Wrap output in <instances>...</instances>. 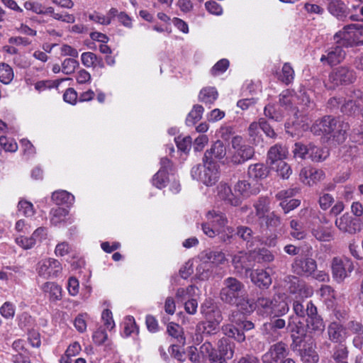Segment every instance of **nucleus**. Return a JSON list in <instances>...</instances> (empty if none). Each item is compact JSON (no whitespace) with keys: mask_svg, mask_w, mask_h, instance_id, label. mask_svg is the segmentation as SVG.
<instances>
[{"mask_svg":"<svg viewBox=\"0 0 363 363\" xmlns=\"http://www.w3.org/2000/svg\"><path fill=\"white\" fill-rule=\"evenodd\" d=\"M312 235L319 241L329 242L333 239V233L329 228L319 225L311 229Z\"/></svg>","mask_w":363,"mask_h":363,"instance_id":"44","label":"nucleus"},{"mask_svg":"<svg viewBox=\"0 0 363 363\" xmlns=\"http://www.w3.org/2000/svg\"><path fill=\"white\" fill-rule=\"evenodd\" d=\"M200 311L205 320L221 322L223 320L221 311L212 298H206L201 303Z\"/></svg>","mask_w":363,"mask_h":363,"instance_id":"17","label":"nucleus"},{"mask_svg":"<svg viewBox=\"0 0 363 363\" xmlns=\"http://www.w3.org/2000/svg\"><path fill=\"white\" fill-rule=\"evenodd\" d=\"M199 354L203 357H208L213 362H217L219 359L216 354L213 345L209 342H205L201 345L199 349Z\"/></svg>","mask_w":363,"mask_h":363,"instance_id":"53","label":"nucleus"},{"mask_svg":"<svg viewBox=\"0 0 363 363\" xmlns=\"http://www.w3.org/2000/svg\"><path fill=\"white\" fill-rule=\"evenodd\" d=\"M268 172L267 168L262 163H256L248 167L247 177L252 182H258L266 178Z\"/></svg>","mask_w":363,"mask_h":363,"instance_id":"31","label":"nucleus"},{"mask_svg":"<svg viewBox=\"0 0 363 363\" xmlns=\"http://www.w3.org/2000/svg\"><path fill=\"white\" fill-rule=\"evenodd\" d=\"M82 63L86 67H95L97 62V55L91 52H83L81 55Z\"/></svg>","mask_w":363,"mask_h":363,"instance_id":"60","label":"nucleus"},{"mask_svg":"<svg viewBox=\"0 0 363 363\" xmlns=\"http://www.w3.org/2000/svg\"><path fill=\"white\" fill-rule=\"evenodd\" d=\"M167 331L168 334L171 337H174L179 345H184L185 344V337L183 335V329L178 324L170 323L167 325Z\"/></svg>","mask_w":363,"mask_h":363,"instance_id":"49","label":"nucleus"},{"mask_svg":"<svg viewBox=\"0 0 363 363\" xmlns=\"http://www.w3.org/2000/svg\"><path fill=\"white\" fill-rule=\"evenodd\" d=\"M333 279L340 283L348 277L354 270L352 261L347 257H335L331 262Z\"/></svg>","mask_w":363,"mask_h":363,"instance_id":"5","label":"nucleus"},{"mask_svg":"<svg viewBox=\"0 0 363 363\" xmlns=\"http://www.w3.org/2000/svg\"><path fill=\"white\" fill-rule=\"evenodd\" d=\"M250 252L252 259L257 263H269L274 259V255L266 248L253 250Z\"/></svg>","mask_w":363,"mask_h":363,"instance_id":"39","label":"nucleus"},{"mask_svg":"<svg viewBox=\"0 0 363 363\" xmlns=\"http://www.w3.org/2000/svg\"><path fill=\"white\" fill-rule=\"evenodd\" d=\"M289 353V350L283 342H279L272 345L268 352L264 356V362L268 363H277L280 360L286 358Z\"/></svg>","mask_w":363,"mask_h":363,"instance_id":"14","label":"nucleus"},{"mask_svg":"<svg viewBox=\"0 0 363 363\" xmlns=\"http://www.w3.org/2000/svg\"><path fill=\"white\" fill-rule=\"evenodd\" d=\"M245 286L235 277H228L223 281L220 298L225 303L234 304L245 294Z\"/></svg>","mask_w":363,"mask_h":363,"instance_id":"4","label":"nucleus"},{"mask_svg":"<svg viewBox=\"0 0 363 363\" xmlns=\"http://www.w3.org/2000/svg\"><path fill=\"white\" fill-rule=\"evenodd\" d=\"M18 211L26 217H30L34 215L35 210L31 202L26 200H20L18 203Z\"/></svg>","mask_w":363,"mask_h":363,"instance_id":"58","label":"nucleus"},{"mask_svg":"<svg viewBox=\"0 0 363 363\" xmlns=\"http://www.w3.org/2000/svg\"><path fill=\"white\" fill-rule=\"evenodd\" d=\"M308 150V158L313 162H322L329 156V150L326 147H320L313 144H309Z\"/></svg>","mask_w":363,"mask_h":363,"instance_id":"35","label":"nucleus"},{"mask_svg":"<svg viewBox=\"0 0 363 363\" xmlns=\"http://www.w3.org/2000/svg\"><path fill=\"white\" fill-rule=\"evenodd\" d=\"M335 226L342 232L354 234L360 230L359 221L349 213H344L335 222Z\"/></svg>","mask_w":363,"mask_h":363,"instance_id":"16","label":"nucleus"},{"mask_svg":"<svg viewBox=\"0 0 363 363\" xmlns=\"http://www.w3.org/2000/svg\"><path fill=\"white\" fill-rule=\"evenodd\" d=\"M40 289L44 293L49 294L52 301H59L62 298V288L54 282H45Z\"/></svg>","mask_w":363,"mask_h":363,"instance_id":"37","label":"nucleus"},{"mask_svg":"<svg viewBox=\"0 0 363 363\" xmlns=\"http://www.w3.org/2000/svg\"><path fill=\"white\" fill-rule=\"evenodd\" d=\"M196 290L197 288L194 285H189L186 288H179L175 296L178 301L183 302L187 298H194Z\"/></svg>","mask_w":363,"mask_h":363,"instance_id":"51","label":"nucleus"},{"mask_svg":"<svg viewBox=\"0 0 363 363\" xmlns=\"http://www.w3.org/2000/svg\"><path fill=\"white\" fill-rule=\"evenodd\" d=\"M223 333L229 337L234 338L236 341L242 342L245 340V335L239 327L232 324L224 325L222 327Z\"/></svg>","mask_w":363,"mask_h":363,"instance_id":"42","label":"nucleus"},{"mask_svg":"<svg viewBox=\"0 0 363 363\" xmlns=\"http://www.w3.org/2000/svg\"><path fill=\"white\" fill-rule=\"evenodd\" d=\"M218 96V91L214 87H206L200 91L199 101L206 105H211L215 102Z\"/></svg>","mask_w":363,"mask_h":363,"instance_id":"43","label":"nucleus"},{"mask_svg":"<svg viewBox=\"0 0 363 363\" xmlns=\"http://www.w3.org/2000/svg\"><path fill=\"white\" fill-rule=\"evenodd\" d=\"M251 281L259 288H268L272 284L269 274L264 269H256L250 274Z\"/></svg>","mask_w":363,"mask_h":363,"instance_id":"27","label":"nucleus"},{"mask_svg":"<svg viewBox=\"0 0 363 363\" xmlns=\"http://www.w3.org/2000/svg\"><path fill=\"white\" fill-rule=\"evenodd\" d=\"M270 200L267 196H260L254 203L256 211V216L259 218L265 217L267 213L269 211Z\"/></svg>","mask_w":363,"mask_h":363,"instance_id":"45","label":"nucleus"},{"mask_svg":"<svg viewBox=\"0 0 363 363\" xmlns=\"http://www.w3.org/2000/svg\"><path fill=\"white\" fill-rule=\"evenodd\" d=\"M217 196L225 203L232 206H238L242 203V199L234 194L230 186L225 183L220 182L217 187Z\"/></svg>","mask_w":363,"mask_h":363,"instance_id":"18","label":"nucleus"},{"mask_svg":"<svg viewBox=\"0 0 363 363\" xmlns=\"http://www.w3.org/2000/svg\"><path fill=\"white\" fill-rule=\"evenodd\" d=\"M346 56L345 50L341 45H336L328 49L325 55H323L320 59L323 64L333 66L342 62Z\"/></svg>","mask_w":363,"mask_h":363,"instance_id":"19","label":"nucleus"},{"mask_svg":"<svg viewBox=\"0 0 363 363\" xmlns=\"http://www.w3.org/2000/svg\"><path fill=\"white\" fill-rule=\"evenodd\" d=\"M79 65V62L76 59L66 58L62 63V72L65 74H71Z\"/></svg>","mask_w":363,"mask_h":363,"instance_id":"59","label":"nucleus"},{"mask_svg":"<svg viewBox=\"0 0 363 363\" xmlns=\"http://www.w3.org/2000/svg\"><path fill=\"white\" fill-rule=\"evenodd\" d=\"M207 222L202 223L201 229L209 238L218 236L223 242H230L235 235L233 228L227 225L228 220L225 213L212 210L206 214Z\"/></svg>","mask_w":363,"mask_h":363,"instance_id":"1","label":"nucleus"},{"mask_svg":"<svg viewBox=\"0 0 363 363\" xmlns=\"http://www.w3.org/2000/svg\"><path fill=\"white\" fill-rule=\"evenodd\" d=\"M204 164L192 167L191 177L206 186H213L219 178L218 167L213 161L203 160Z\"/></svg>","mask_w":363,"mask_h":363,"instance_id":"3","label":"nucleus"},{"mask_svg":"<svg viewBox=\"0 0 363 363\" xmlns=\"http://www.w3.org/2000/svg\"><path fill=\"white\" fill-rule=\"evenodd\" d=\"M161 167L152 178V184L158 189H162L166 186L168 181V172L171 169L170 160L163 157L160 160Z\"/></svg>","mask_w":363,"mask_h":363,"instance_id":"21","label":"nucleus"},{"mask_svg":"<svg viewBox=\"0 0 363 363\" xmlns=\"http://www.w3.org/2000/svg\"><path fill=\"white\" fill-rule=\"evenodd\" d=\"M253 259L251 257V252L249 254L243 252H239L233 257V264L238 272H241L243 269L247 270L252 265Z\"/></svg>","mask_w":363,"mask_h":363,"instance_id":"26","label":"nucleus"},{"mask_svg":"<svg viewBox=\"0 0 363 363\" xmlns=\"http://www.w3.org/2000/svg\"><path fill=\"white\" fill-rule=\"evenodd\" d=\"M174 140L179 150L184 152L189 151L192 143L190 136H178L174 138Z\"/></svg>","mask_w":363,"mask_h":363,"instance_id":"61","label":"nucleus"},{"mask_svg":"<svg viewBox=\"0 0 363 363\" xmlns=\"http://www.w3.org/2000/svg\"><path fill=\"white\" fill-rule=\"evenodd\" d=\"M286 327V321L281 318L272 317L270 320L262 325V331L268 339L272 341L281 337V330Z\"/></svg>","mask_w":363,"mask_h":363,"instance_id":"13","label":"nucleus"},{"mask_svg":"<svg viewBox=\"0 0 363 363\" xmlns=\"http://www.w3.org/2000/svg\"><path fill=\"white\" fill-rule=\"evenodd\" d=\"M279 80L286 84L291 83L294 79V71L289 63H285L279 77Z\"/></svg>","mask_w":363,"mask_h":363,"instance_id":"54","label":"nucleus"},{"mask_svg":"<svg viewBox=\"0 0 363 363\" xmlns=\"http://www.w3.org/2000/svg\"><path fill=\"white\" fill-rule=\"evenodd\" d=\"M296 96H294L291 91L286 89L279 94V105L285 111L294 110L293 103Z\"/></svg>","mask_w":363,"mask_h":363,"instance_id":"47","label":"nucleus"},{"mask_svg":"<svg viewBox=\"0 0 363 363\" xmlns=\"http://www.w3.org/2000/svg\"><path fill=\"white\" fill-rule=\"evenodd\" d=\"M290 235L296 240H303L306 237L307 232L303 223L296 219L290 221Z\"/></svg>","mask_w":363,"mask_h":363,"instance_id":"41","label":"nucleus"},{"mask_svg":"<svg viewBox=\"0 0 363 363\" xmlns=\"http://www.w3.org/2000/svg\"><path fill=\"white\" fill-rule=\"evenodd\" d=\"M264 115L276 121H280L283 119L285 115V111L280 106L279 104H271L265 106Z\"/></svg>","mask_w":363,"mask_h":363,"instance_id":"38","label":"nucleus"},{"mask_svg":"<svg viewBox=\"0 0 363 363\" xmlns=\"http://www.w3.org/2000/svg\"><path fill=\"white\" fill-rule=\"evenodd\" d=\"M13 79V69L7 64H0V82L9 84Z\"/></svg>","mask_w":363,"mask_h":363,"instance_id":"55","label":"nucleus"},{"mask_svg":"<svg viewBox=\"0 0 363 363\" xmlns=\"http://www.w3.org/2000/svg\"><path fill=\"white\" fill-rule=\"evenodd\" d=\"M356 74L353 69L345 66L334 69L329 74V82L331 84L329 89H334L340 85H347L354 82Z\"/></svg>","mask_w":363,"mask_h":363,"instance_id":"6","label":"nucleus"},{"mask_svg":"<svg viewBox=\"0 0 363 363\" xmlns=\"http://www.w3.org/2000/svg\"><path fill=\"white\" fill-rule=\"evenodd\" d=\"M37 272L44 279L57 277L62 271L60 262L53 258L45 259L38 263Z\"/></svg>","mask_w":363,"mask_h":363,"instance_id":"9","label":"nucleus"},{"mask_svg":"<svg viewBox=\"0 0 363 363\" xmlns=\"http://www.w3.org/2000/svg\"><path fill=\"white\" fill-rule=\"evenodd\" d=\"M69 211L62 207L53 208L50 211V223L53 225H59L65 223L69 220Z\"/></svg>","mask_w":363,"mask_h":363,"instance_id":"34","label":"nucleus"},{"mask_svg":"<svg viewBox=\"0 0 363 363\" xmlns=\"http://www.w3.org/2000/svg\"><path fill=\"white\" fill-rule=\"evenodd\" d=\"M301 181L308 186H313L323 180L325 173L321 169L313 167H303L299 174Z\"/></svg>","mask_w":363,"mask_h":363,"instance_id":"20","label":"nucleus"},{"mask_svg":"<svg viewBox=\"0 0 363 363\" xmlns=\"http://www.w3.org/2000/svg\"><path fill=\"white\" fill-rule=\"evenodd\" d=\"M328 334L331 341L340 344L348 336L347 328L337 322H333L328 325Z\"/></svg>","mask_w":363,"mask_h":363,"instance_id":"23","label":"nucleus"},{"mask_svg":"<svg viewBox=\"0 0 363 363\" xmlns=\"http://www.w3.org/2000/svg\"><path fill=\"white\" fill-rule=\"evenodd\" d=\"M349 130V124L345 122L337 121L334 118L325 116L315 121L311 127V131L315 135H329L338 143H343Z\"/></svg>","mask_w":363,"mask_h":363,"instance_id":"2","label":"nucleus"},{"mask_svg":"<svg viewBox=\"0 0 363 363\" xmlns=\"http://www.w3.org/2000/svg\"><path fill=\"white\" fill-rule=\"evenodd\" d=\"M273 298L271 299L264 296L258 297L255 303V309L262 316H271L273 306Z\"/></svg>","mask_w":363,"mask_h":363,"instance_id":"33","label":"nucleus"},{"mask_svg":"<svg viewBox=\"0 0 363 363\" xmlns=\"http://www.w3.org/2000/svg\"><path fill=\"white\" fill-rule=\"evenodd\" d=\"M316 269V261L311 257H297L291 264L292 272L301 277H311Z\"/></svg>","mask_w":363,"mask_h":363,"instance_id":"8","label":"nucleus"},{"mask_svg":"<svg viewBox=\"0 0 363 363\" xmlns=\"http://www.w3.org/2000/svg\"><path fill=\"white\" fill-rule=\"evenodd\" d=\"M286 281L287 283V289L291 294H298L302 298L310 297L313 294V288L297 277L289 276Z\"/></svg>","mask_w":363,"mask_h":363,"instance_id":"12","label":"nucleus"},{"mask_svg":"<svg viewBox=\"0 0 363 363\" xmlns=\"http://www.w3.org/2000/svg\"><path fill=\"white\" fill-rule=\"evenodd\" d=\"M347 357V347L342 344H339L333 348L330 359H323L322 363H348Z\"/></svg>","mask_w":363,"mask_h":363,"instance_id":"29","label":"nucleus"},{"mask_svg":"<svg viewBox=\"0 0 363 363\" xmlns=\"http://www.w3.org/2000/svg\"><path fill=\"white\" fill-rule=\"evenodd\" d=\"M273 306L272 315L274 318H279L289 312V308L284 296L277 295L273 298Z\"/></svg>","mask_w":363,"mask_h":363,"instance_id":"32","label":"nucleus"},{"mask_svg":"<svg viewBox=\"0 0 363 363\" xmlns=\"http://www.w3.org/2000/svg\"><path fill=\"white\" fill-rule=\"evenodd\" d=\"M242 138L234 137L232 140V146L235 150L233 157V161L236 164H241L250 159L254 155L253 148L247 145L241 144Z\"/></svg>","mask_w":363,"mask_h":363,"instance_id":"10","label":"nucleus"},{"mask_svg":"<svg viewBox=\"0 0 363 363\" xmlns=\"http://www.w3.org/2000/svg\"><path fill=\"white\" fill-rule=\"evenodd\" d=\"M0 145L6 152H14L18 150L17 143L13 139L5 136L0 137Z\"/></svg>","mask_w":363,"mask_h":363,"instance_id":"64","label":"nucleus"},{"mask_svg":"<svg viewBox=\"0 0 363 363\" xmlns=\"http://www.w3.org/2000/svg\"><path fill=\"white\" fill-rule=\"evenodd\" d=\"M261 186L262 184L259 182H250L245 179L239 180L234 186V191L242 198L247 199L258 194Z\"/></svg>","mask_w":363,"mask_h":363,"instance_id":"15","label":"nucleus"},{"mask_svg":"<svg viewBox=\"0 0 363 363\" xmlns=\"http://www.w3.org/2000/svg\"><path fill=\"white\" fill-rule=\"evenodd\" d=\"M308 315L306 326L309 331L321 333L325 329L323 318L318 314L317 307L312 301H307Z\"/></svg>","mask_w":363,"mask_h":363,"instance_id":"11","label":"nucleus"},{"mask_svg":"<svg viewBox=\"0 0 363 363\" xmlns=\"http://www.w3.org/2000/svg\"><path fill=\"white\" fill-rule=\"evenodd\" d=\"M226 155V149L222 141L216 140L210 150L206 151L203 160L213 161V160H221Z\"/></svg>","mask_w":363,"mask_h":363,"instance_id":"24","label":"nucleus"},{"mask_svg":"<svg viewBox=\"0 0 363 363\" xmlns=\"http://www.w3.org/2000/svg\"><path fill=\"white\" fill-rule=\"evenodd\" d=\"M359 90H355L351 92V94L347 96V99L342 101L341 98L333 97L330 99L328 103L331 106H338L340 104L341 105V111L343 113L347 115L355 114L356 112L361 111L362 103L359 100V99H357L354 97V94L355 91H358Z\"/></svg>","mask_w":363,"mask_h":363,"instance_id":"7","label":"nucleus"},{"mask_svg":"<svg viewBox=\"0 0 363 363\" xmlns=\"http://www.w3.org/2000/svg\"><path fill=\"white\" fill-rule=\"evenodd\" d=\"M334 201V197L332 194L325 191H321L319 194L318 203L322 210H328Z\"/></svg>","mask_w":363,"mask_h":363,"instance_id":"57","label":"nucleus"},{"mask_svg":"<svg viewBox=\"0 0 363 363\" xmlns=\"http://www.w3.org/2000/svg\"><path fill=\"white\" fill-rule=\"evenodd\" d=\"M201 254L204 256L205 260L208 261L213 267L224 264L227 262L225 254L220 251L205 250Z\"/></svg>","mask_w":363,"mask_h":363,"instance_id":"36","label":"nucleus"},{"mask_svg":"<svg viewBox=\"0 0 363 363\" xmlns=\"http://www.w3.org/2000/svg\"><path fill=\"white\" fill-rule=\"evenodd\" d=\"M220 323L219 321L204 320L196 325V330L206 332L208 334L216 333L219 329Z\"/></svg>","mask_w":363,"mask_h":363,"instance_id":"52","label":"nucleus"},{"mask_svg":"<svg viewBox=\"0 0 363 363\" xmlns=\"http://www.w3.org/2000/svg\"><path fill=\"white\" fill-rule=\"evenodd\" d=\"M204 256L201 254L199 256V264L196 268L195 276L200 280H207L213 273V267L211 264L205 260Z\"/></svg>","mask_w":363,"mask_h":363,"instance_id":"30","label":"nucleus"},{"mask_svg":"<svg viewBox=\"0 0 363 363\" xmlns=\"http://www.w3.org/2000/svg\"><path fill=\"white\" fill-rule=\"evenodd\" d=\"M288 155V149L286 146L276 144L270 147L267 154V159L271 165H274L279 161H284Z\"/></svg>","mask_w":363,"mask_h":363,"instance_id":"25","label":"nucleus"},{"mask_svg":"<svg viewBox=\"0 0 363 363\" xmlns=\"http://www.w3.org/2000/svg\"><path fill=\"white\" fill-rule=\"evenodd\" d=\"M327 10L334 17L343 20L348 14V8L342 0H326Z\"/></svg>","mask_w":363,"mask_h":363,"instance_id":"22","label":"nucleus"},{"mask_svg":"<svg viewBox=\"0 0 363 363\" xmlns=\"http://www.w3.org/2000/svg\"><path fill=\"white\" fill-rule=\"evenodd\" d=\"M235 345L228 342L227 339H222L218 343V350L222 359L225 361V359H230L234 354Z\"/></svg>","mask_w":363,"mask_h":363,"instance_id":"46","label":"nucleus"},{"mask_svg":"<svg viewBox=\"0 0 363 363\" xmlns=\"http://www.w3.org/2000/svg\"><path fill=\"white\" fill-rule=\"evenodd\" d=\"M203 111L204 109L202 106L199 104L194 105L186 118V125L189 126L194 125L202 118Z\"/></svg>","mask_w":363,"mask_h":363,"instance_id":"50","label":"nucleus"},{"mask_svg":"<svg viewBox=\"0 0 363 363\" xmlns=\"http://www.w3.org/2000/svg\"><path fill=\"white\" fill-rule=\"evenodd\" d=\"M358 28V25L357 24H349V25H347L345 26L343 29L342 30H340L339 32H337L334 38L336 39V38H340L341 40H342V44H344V41L345 40H348L350 39V38L351 37L350 35V30H356Z\"/></svg>","mask_w":363,"mask_h":363,"instance_id":"62","label":"nucleus"},{"mask_svg":"<svg viewBox=\"0 0 363 363\" xmlns=\"http://www.w3.org/2000/svg\"><path fill=\"white\" fill-rule=\"evenodd\" d=\"M272 166V169H275L278 175L283 179H288L292 173L291 167L284 161H279Z\"/></svg>","mask_w":363,"mask_h":363,"instance_id":"56","label":"nucleus"},{"mask_svg":"<svg viewBox=\"0 0 363 363\" xmlns=\"http://www.w3.org/2000/svg\"><path fill=\"white\" fill-rule=\"evenodd\" d=\"M308 145H304L301 143H296L293 149L294 156L296 158L306 159L308 158Z\"/></svg>","mask_w":363,"mask_h":363,"instance_id":"63","label":"nucleus"},{"mask_svg":"<svg viewBox=\"0 0 363 363\" xmlns=\"http://www.w3.org/2000/svg\"><path fill=\"white\" fill-rule=\"evenodd\" d=\"M299 354L303 363H318L319 361V355L313 343L304 345L300 350Z\"/></svg>","mask_w":363,"mask_h":363,"instance_id":"28","label":"nucleus"},{"mask_svg":"<svg viewBox=\"0 0 363 363\" xmlns=\"http://www.w3.org/2000/svg\"><path fill=\"white\" fill-rule=\"evenodd\" d=\"M52 200L57 205H72L74 201V196L65 190L55 191L52 195Z\"/></svg>","mask_w":363,"mask_h":363,"instance_id":"40","label":"nucleus"},{"mask_svg":"<svg viewBox=\"0 0 363 363\" xmlns=\"http://www.w3.org/2000/svg\"><path fill=\"white\" fill-rule=\"evenodd\" d=\"M233 305L236 306L242 313H250L255 309L254 303L248 298L247 291Z\"/></svg>","mask_w":363,"mask_h":363,"instance_id":"48","label":"nucleus"}]
</instances>
